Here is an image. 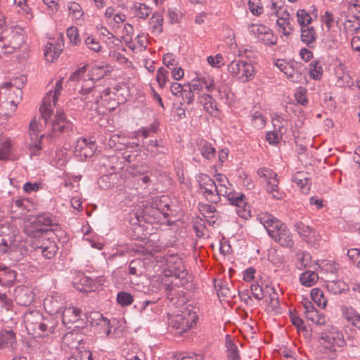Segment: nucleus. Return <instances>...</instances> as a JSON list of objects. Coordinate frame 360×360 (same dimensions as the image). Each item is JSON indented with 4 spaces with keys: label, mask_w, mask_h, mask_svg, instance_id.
Masks as SVG:
<instances>
[{
    "label": "nucleus",
    "mask_w": 360,
    "mask_h": 360,
    "mask_svg": "<svg viewBox=\"0 0 360 360\" xmlns=\"http://www.w3.org/2000/svg\"><path fill=\"white\" fill-rule=\"evenodd\" d=\"M197 181L200 193L207 201L217 203L221 197H224L236 207V212L240 217L247 219L250 217V206L245 196L234 191L232 184L224 174H216L212 179L207 174L200 173L197 176Z\"/></svg>",
    "instance_id": "f257e3e1"
},
{
    "label": "nucleus",
    "mask_w": 360,
    "mask_h": 360,
    "mask_svg": "<svg viewBox=\"0 0 360 360\" xmlns=\"http://www.w3.org/2000/svg\"><path fill=\"white\" fill-rule=\"evenodd\" d=\"M63 78L56 82L54 89L50 90L44 97L42 105L40 107L41 117L32 120L30 124V131L31 136H39L41 139L44 134L39 135L38 133L44 130L46 126L49 127V120L53 112V107L58 105V98L63 91Z\"/></svg>",
    "instance_id": "f03ea898"
},
{
    "label": "nucleus",
    "mask_w": 360,
    "mask_h": 360,
    "mask_svg": "<svg viewBox=\"0 0 360 360\" xmlns=\"http://www.w3.org/2000/svg\"><path fill=\"white\" fill-rule=\"evenodd\" d=\"M153 268L156 272L160 271L165 276L174 277L176 285H184L191 278L186 271L181 259L176 255L155 256Z\"/></svg>",
    "instance_id": "7ed1b4c3"
},
{
    "label": "nucleus",
    "mask_w": 360,
    "mask_h": 360,
    "mask_svg": "<svg viewBox=\"0 0 360 360\" xmlns=\"http://www.w3.org/2000/svg\"><path fill=\"white\" fill-rule=\"evenodd\" d=\"M316 349L320 353L328 354L335 351V347H342L345 344L342 332L333 324H327L316 328Z\"/></svg>",
    "instance_id": "20e7f679"
},
{
    "label": "nucleus",
    "mask_w": 360,
    "mask_h": 360,
    "mask_svg": "<svg viewBox=\"0 0 360 360\" xmlns=\"http://www.w3.org/2000/svg\"><path fill=\"white\" fill-rule=\"evenodd\" d=\"M311 300L308 297H303L302 304L304 307V314L306 319V323L298 316L290 314V320L292 323L302 332L306 338L309 340H313V331L314 326L315 310L314 302L315 301V288L311 290Z\"/></svg>",
    "instance_id": "39448f33"
},
{
    "label": "nucleus",
    "mask_w": 360,
    "mask_h": 360,
    "mask_svg": "<svg viewBox=\"0 0 360 360\" xmlns=\"http://www.w3.org/2000/svg\"><path fill=\"white\" fill-rule=\"evenodd\" d=\"M104 88L100 85H94L91 82H82L79 91L81 100L85 102L86 106L98 112H105L101 107L105 108L107 98L104 96Z\"/></svg>",
    "instance_id": "423d86ee"
},
{
    "label": "nucleus",
    "mask_w": 360,
    "mask_h": 360,
    "mask_svg": "<svg viewBox=\"0 0 360 360\" xmlns=\"http://www.w3.org/2000/svg\"><path fill=\"white\" fill-rule=\"evenodd\" d=\"M27 231L31 235L32 240L30 243L32 248L37 253L42 254L46 259H51L56 255L58 251L57 245L54 241L50 240L46 230L40 228L34 232L29 229Z\"/></svg>",
    "instance_id": "0eeeda50"
},
{
    "label": "nucleus",
    "mask_w": 360,
    "mask_h": 360,
    "mask_svg": "<svg viewBox=\"0 0 360 360\" xmlns=\"http://www.w3.org/2000/svg\"><path fill=\"white\" fill-rule=\"evenodd\" d=\"M22 98V90L9 89L6 84L0 86V114L9 117L13 115Z\"/></svg>",
    "instance_id": "6e6552de"
},
{
    "label": "nucleus",
    "mask_w": 360,
    "mask_h": 360,
    "mask_svg": "<svg viewBox=\"0 0 360 360\" xmlns=\"http://www.w3.org/2000/svg\"><path fill=\"white\" fill-rule=\"evenodd\" d=\"M23 44L22 34L11 29L4 31L0 36V57L17 51Z\"/></svg>",
    "instance_id": "1a4fd4ad"
},
{
    "label": "nucleus",
    "mask_w": 360,
    "mask_h": 360,
    "mask_svg": "<svg viewBox=\"0 0 360 360\" xmlns=\"http://www.w3.org/2000/svg\"><path fill=\"white\" fill-rule=\"evenodd\" d=\"M198 316L195 311L185 309L181 314L169 316L168 323L170 327L176 330V333L181 335L192 328L197 322Z\"/></svg>",
    "instance_id": "9d476101"
},
{
    "label": "nucleus",
    "mask_w": 360,
    "mask_h": 360,
    "mask_svg": "<svg viewBox=\"0 0 360 360\" xmlns=\"http://www.w3.org/2000/svg\"><path fill=\"white\" fill-rule=\"evenodd\" d=\"M228 72L241 82L253 79L255 74L253 65L243 60H234L228 65Z\"/></svg>",
    "instance_id": "9b49d317"
},
{
    "label": "nucleus",
    "mask_w": 360,
    "mask_h": 360,
    "mask_svg": "<svg viewBox=\"0 0 360 360\" xmlns=\"http://www.w3.org/2000/svg\"><path fill=\"white\" fill-rule=\"evenodd\" d=\"M104 96L107 98L105 109L112 110L116 108L118 104L123 103L127 99L129 91L125 84H120L110 89H104Z\"/></svg>",
    "instance_id": "f8f14e48"
},
{
    "label": "nucleus",
    "mask_w": 360,
    "mask_h": 360,
    "mask_svg": "<svg viewBox=\"0 0 360 360\" xmlns=\"http://www.w3.org/2000/svg\"><path fill=\"white\" fill-rule=\"evenodd\" d=\"M257 174L264 184L266 192L271 195L273 198L281 199L283 194L278 189V179L277 174L272 169L266 167L260 168L257 170Z\"/></svg>",
    "instance_id": "ddd939ff"
},
{
    "label": "nucleus",
    "mask_w": 360,
    "mask_h": 360,
    "mask_svg": "<svg viewBox=\"0 0 360 360\" xmlns=\"http://www.w3.org/2000/svg\"><path fill=\"white\" fill-rule=\"evenodd\" d=\"M247 29L250 34L260 42L269 46L276 44L277 37L267 26L263 24L250 23L248 25Z\"/></svg>",
    "instance_id": "4468645a"
},
{
    "label": "nucleus",
    "mask_w": 360,
    "mask_h": 360,
    "mask_svg": "<svg viewBox=\"0 0 360 360\" xmlns=\"http://www.w3.org/2000/svg\"><path fill=\"white\" fill-rule=\"evenodd\" d=\"M257 219L263 225L271 238H273L272 231L280 236L283 233V230H285L288 228L281 221L267 212L259 213Z\"/></svg>",
    "instance_id": "2eb2a0df"
},
{
    "label": "nucleus",
    "mask_w": 360,
    "mask_h": 360,
    "mask_svg": "<svg viewBox=\"0 0 360 360\" xmlns=\"http://www.w3.org/2000/svg\"><path fill=\"white\" fill-rule=\"evenodd\" d=\"M43 320V315L37 310L25 313L24 322L28 333L35 337H43V333H41Z\"/></svg>",
    "instance_id": "dca6fc26"
},
{
    "label": "nucleus",
    "mask_w": 360,
    "mask_h": 360,
    "mask_svg": "<svg viewBox=\"0 0 360 360\" xmlns=\"http://www.w3.org/2000/svg\"><path fill=\"white\" fill-rule=\"evenodd\" d=\"M22 242L18 240L16 237L11 233H1L0 234V250L2 252L11 250L13 253H20V256L22 257L27 254V249L24 248Z\"/></svg>",
    "instance_id": "f3484780"
},
{
    "label": "nucleus",
    "mask_w": 360,
    "mask_h": 360,
    "mask_svg": "<svg viewBox=\"0 0 360 360\" xmlns=\"http://www.w3.org/2000/svg\"><path fill=\"white\" fill-rule=\"evenodd\" d=\"M339 270L338 265L328 260L316 261V280L319 278L328 281L335 278Z\"/></svg>",
    "instance_id": "a211bd4d"
},
{
    "label": "nucleus",
    "mask_w": 360,
    "mask_h": 360,
    "mask_svg": "<svg viewBox=\"0 0 360 360\" xmlns=\"http://www.w3.org/2000/svg\"><path fill=\"white\" fill-rule=\"evenodd\" d=\"M65 299L62 295H49L44 300V307L46 311L52 314H60L63 309Z\"/></svg>",
    "instance_id": "6ab92c4d"
},
{
    "label": "nucleus",
    "mask_w": 360,
    "mask_h": 360,
    "mask_svg": "<svg viewBox=\"0 0 360 360\" xmlns=\"http://www.w3.org/2000/svg\"><path fill=\"white\" fill-rule=\"evenodd\" d=\"M96 150L94 141H88L86 139L80 138L77 140L75 146V153L82 160L91 157Z\"/></svg>",
    "instance_id": "aec40b11"
},
{
    "label": "nucleus",
    "mask_w": 360,
    "mask_h": 360,
    "mask_svg": "<svg viewBox=\"0 0 360 360\" xmlns=\"http://www.w3.org/2000/svg\"><path fill=\"white\" fill-rule=\"evenodd\" d=\"M49 128L53 132H67L73 129V124L65 117L63 112H57L53 122L49 123Z\"/></svg>",
    "instance_id": "412c9836"
},
{
    "label": "nucleus",
    "mask_w": 360,
    "mask_h": 360,
    "mask_svg": "<svg viewBox=\"0 0 360 360\" xmlns=\"http://www.w3.org/2000/svg\"><path fill=\"white\" fill-rule=\"evenodd\" d=\"M15 298L17 303L22 306H29L34 302V293L27 286H19L15 288Z\"/></svg>",
    "instance_id": "4be33fe9"
},
{
    "label": "nucleus",
    "mask_w": 360,
    "mask_h": 360,
    "mask_svg": "<svg viewBox=\"0 0 360 360\" xmlns=\"http://www.w3.org/2000/svg\"><path fill=\"white\" fill-rule=\"evenodd\" d=\"M82 311L75 307H65L60 312L63 323L65 326L77 322L81 316Z\"/></svg>",
    "instance_id": "5701e85b"
},
{
    "label": "nucleus",
    "mask_w": 360,
    "mask_h": 360,
    "mask_svg": "<svg viewBox=\"0 0 360 360\" xmlns=\"http://www.w3.org/2000/svg\"><path fill=\"white\" fill-rule=\"evenodd\" d=\"M63 50V44L60 41H49L44 49V57L49 62H53L58 58Z\"/></svg>",
    "instance_id": "b1692460"
},
{
    "label": "nucleus",
    "mask_w": 360,
    "mask_h": 360,
    "mask_svg": "<svg viewBox=\"0 0 360 360\" xmlns=\"http://www.w3.org/2000/svg\"><path fill=\"white\" fill-rule=\"evenodd\" d=\"M292 182L300 188L302 193L304 194L309 193L311 182L307 173L303 172H297L292 176Z\"/></svg>",
    "instance_id": "393cba45"
},
{
    "label": "nucleus",
    "mask_w": 360,
    "mask_h": 360,
    "mask_svg": "<svg viewBox=\"0 0 360 360\" xmlns=\"http://www.w3.org/2000/svg\"><path fill=\"white\" fill-rule=\"evenodd\" d=\"M164 18L161 13H155L148 22L150 32L154 35H159L163 30Z\"/></svg>",
    "instance_id": "a878e982"
},
{
    "label": "nucleus",
    "mask_w": 360,
    "mask_h": 360,
    "mask_svg": "<svg viewBox=\"0 0 360 360\" xmlns=\"http://www.w3.org/2000/svg\"><path fill=\"white\" fill-rule=\"evenodd\" d=\"M16 346L15 333L12 330H4L0 333V349L8 348L13 350Z\"/></svg>",
    "instance_id": "bb28decb"
},
{
    "label": "nucleus",
    "mask_w": 360,
    "mask_h": 360,
    "mask_svg": "<svg viewBox=\"0 0 360 360\" xmlns=\"http://www.w3.org/2000/svg\"><path fill=\"white\" fill-rule=\"evenodd\" d=\"M342 316L354 326L360 330V314L351 307L343 306L341 308Z\"/></svg>",
    "instance_id": "cd10ccee"
},
{
    "label": "nucleus",
    "mask_w": 360,
    "mask_h": 360,
    "mask_svg": "<svg viewBox=\"0 0 360 360\" xmlns=\"http://www.w3.org/2000/svg\"><path fill=\"white\" fill-rule=\"evenodd\" d=\"M94 281L89 277L80 275L74 282L75 288L81 292H90L94 290Z\"/></svg>",
    "instance_id": "c85d7f7f"
},
{
    "label": "nucleus",
    "mask_w": 360,
    "mask_h": 360,
    "mask_svg": "<svg viewBox=\"0 0 360 360\" xmlns=\"http://www.w3.org/2000/svg\"><path fill=\"white\" fill-rule=\"evenodd\" d=\"M200 211L208 224H214L218 220L217 212L214 205L202 204L200 205Z\"/></svg>",
    "instance_id": "c756f323"
},
{
    "label": "nucleus",
    "mask_w": 360,
    "mask_h": 360,
    "mask_svg": "<svg viewBox=\"0 0 360 360\" xmlns=\"http://www.w3.org/2000/svg\"><path fill=\"white\" fill-rule=\"evenodd\" d=\"M108 72V68L105 65H94L91 68L88 74V79H82V82H91L94 84L95 80H98L106 75Z\"/></svg>",
    "instance_id": "7c9ffc66"
},
{
    "label": "nucleus",
    "mask_w": 360,
    "mask_h": 360,
    "mask_svg": "<svg viewBox=\"0 0 360 360\" xmlns=\"http://www.w3.org/2000/svg\"><path fill=\"white\" fill-rule=\"evenodd\" d=\"M64 342L71 349L77 350L82 343L83 338L79 333L70 332L65 335L63 338Z\"/></svg>",
    "instance_id": "2f4dec72"
},
{
    "label": "nucleus",
    "mask_w": 360,
    "mask_h": 360,
    "mask_svg": "<svg viewBox=\"0 0 360 360\" xmlns=\"http://www.w3.org/2000/svg\"><path fill=\"white\" fill-rule=\"evenodd\" d=\"M271 14L278 18L282 15L290 16L287 7L282 0H271L268 6Z\"/></svg>",
    "instance_id": "473e14b6"
},
{
    "label": "nucleus",
    "mask_w": 360,
    "mask_h": 360,
    "mask_svg": "<svg viewBox=\"0 0 360 360\" xmlns=\"http://www.w3.org/2000/svg\"><path fill=\"white\" fill-rule=\"evenodd\" d=\"M273 233V239L283 247L291 248L292 247L294 242L292 239V234L290 231L289 229L287 228L285 230H283L282 234L279 236L274 232Z\"/></svg>",
    "instance_id": "72a5a7b5"
},
{
    "label": "nucleus",
    "mask_w": 360,
    "mask_h": 360,
    "mask_svg": "<svg viewBox=\"0 0 360 360\" xmlns=\"http://www.w3.org/2000/svg\"><path fill=\"white\" fill-rule=\"evenodd\" d=\"M276 24L278 27V32L284 35H290L293 30L290 16L282 15L278 17L276 20Z\"/></svg>",
    "instance_id": "f704fd0d"
},
{
    "label": "nucleus",
    "mask_w": 360,
    "mask_h": 360,
    "mask_svg": "<svg viewBox=\"0 0 360 360\" xmlns=\"http://www.w3.org/2000/svg\"><path fill=\"white\" fill-rule=\"evenodd\" d=\"M272 124L274 129L282 134L287 132L289 127L288 121L283 115L277 113L272 117Z\"/></svg>",
    "instance_id": "c9c22d12"
},
{
    "label": "nucleus",
    "mask_w": 360,
    "mask_h": 360,
    "mask_svg": "<svg viewBox=\"0 0 360 360\" xmlns=\"http://www.w3.org/2000/svg\"><path fill=\"white\" fill-rule=\"evenodd\" d=\"M134 15L140 19H146L152 12L150 7L143 3H135L131 8Z\"/></svg>",
    "instance_id": "e433bc0d"
},
{
    "label": "nucleus",
    "mask_w": 360,
    "mask_h": 360,
    "mask_svg": "<svg viewBox=\"0 0 360 360\" xmlns=\"http://www.w3.org/2000/svg\"><path fill=\"white\" fill-rule=\"evenodd\" d=\"M176 98L180 99V104H191L194 101V95L190 91L187 84H184L181 91H179V94L175 96Z\"/></svg>",
    "instance_id": "4c0bfd02"
},
{
    "label": "nucleus",
    "mask_w": 360,
    "mask_h": 360,
    "mask_svg": "<svg viewBox=\"0 0 360 360\" xmlns=\"http://www.w3.org/2000/svg\"><path fill=\"white\" fill-rule=\"evenodd\" d=\"M198 149L202 156L208 160H212L215 156V148L206 141H201Z\"/></svg>",
    "instance_id": "58836bf2"
},
{
    "label": "nucleus",
    "mask_w": 360,
    "mask_h": 360,
    "mask_svg": "<svg viewBox=\"0 0 360 360\" xmlns=\"http://www.w3.org/2000/svg\"><path fill=\"white\" fill-rule=\"evenodd\" d=\"M198 102L203 105L204 110L209 113H212L216 109V105L212 97L207 94H202L198 96Z\"/></svg>",
    "instance_id": "ea45409f"
},
{
    "label": "nucleus",
    "mask_w": 360,
    "mask_h": 360,
    "mask_svg": "<svg viewBox=\"0 0 360 360\" xmlns=\"http://www.w3.org/2000/svg\"><path fill=\"white\" fill-rule=\"evenodd\" d=\"M226 347L229 360H240L237 346L232 342L229 335L226 338Z\"/></svg>",
    "instance_id": "a19ab883"
},
{
    "label": "nucleus",
    "mask_w": 360,
    "mask_h": 360,
    "mask_svg": "<svg viewBox=\"0 0 360 360\" xmlns=\"http://www.w3.org/2000/svg\"><path fill=\"white\" fill-rule=\"evenodd\" d=\"M102 164L107 169L109 168L112 172L122 168V163L119 161V158L116 155L103 157Z\"/></svg>",
    "instance_id": "79ce46f5"
},
{
    "label": "nucleus",
    "mask_w": 360,
    "mask_h": 360,
    "mask_svg": "<svg viewBox=\"0 0 360 360\" xmlns=\"http://www.w3.org/2000/svg\"><path fill=\"white\" fill-rule=\"evenodd\" d=\"M327 282L328 288L334 294L342 293L344 290H346L348 288L347 284L342 280L335 281L333 278Z\"/></svg>",
    "instance_id": "37998d69"
},
{
    "label": "nucleus",
    "mask_w": 360,
    "mask_h": 360,
    "mask_svg": "<svg viewBox=\"0 0 360 360\" xmlns=\"http://www.w3.org/2000/svg\"><path fill=\"white\" fill-rule=\"evenodd\" d=\"M301 40L308 46L313 44L315 40V30L313 26H307L300 28Z\"/></svg>",
    "instance_id": "c03bdc74"
},
{
    "label": "nucleus",
    "mask_w": 360,
    "mask_h": 360,
    "mask_svg": "<svg viewBox=\"0 0 360 360\" xmlns=\"http://www.w3.org/2000/svg\"><path fill=\"white\" fill-rule=\"evenodd\" d=\"M158 202L159 200L158 198L152 199L151 202H148L146 205L145 209L143 211V214L144 215H151L155 218H158L159 214L162 213L158 207Z\"/></svg>",
    "instance_id": "a18cd8bd"
},
{
    "label": "nucleus",
    "mask_w": 360,
    "mask_h": 360,
    "mask_svg": "<svg viewBox=\"0 0 360 360\" xmlns=\"http://www.w3.org/2000/svg\"><path fill=\"white\" fill-rule=\"evenodd\" d=\"M43 337L53 333L58 325V321L51 315L49 317H44L42 322Z\"/></svg>",
    "instance_id": "49530a36"
},
{
    "label": "nucleus",
    "mask_w": 360,
    "mask_h": 360,
    "mask_svg": "<svg viewBox=\"0 0 360 360\" xmlns=\"http://www.w3.org/2000/svg\"><path fill=\"white\" fill-rule=\"evenodd\" d=\"M68 9L72 18L75 19L77 23H81L83 21L84 12L79 4L76 2L70 3Z\"/></svg>",
    "instance_id": "de8ad7c7"
},
{
    "label": "nucleus",
    "mask_w": 360,
    "mask_h": 360,
    "mask_svg": "<svg viewBox=\"0 0 360 360\" xmlns=\"http://www.w3.org/2000/svg\"><path fill=\"white\" fill-rule=\"evenodd\" d=\"M251 122L253 127L257 129H263L266 124V117L260 111H255L252 114Z\"/></svg>",
    "instance_id": "09e8293b"
},
{
    "label": "nucleus",
    "mask_w": 360,
    "mask_h": 360,
    "mask_svg": "<svg viewBox=\"0 0 360 360\" xmlns=\"http://www.w3.org/2000/svg\"><path fill=\"white\" fill-rule=\"evenodd\" d=\"M297 20L302 28L309 26L312 22V18L304 9H300L297 11Z\"/></svg>",
    "instance_id": "8fccbe9b"
},
{
    "label": "nucleus",
    "mask_w": 360,
    "mask_h": 360,
    "mask_svg": "<svg viewBox=\"0 0 360 360\" xmlns=\"http://www.w3.org/2000/svg\"><path fill=\"white\" fill-rule=\"evenodd\" d=\"M156 81L160 88L163 89L169 81V71L164 67L160 68L156 74Z\"/></svg>",
    "instance_id": "3c124183"
},
{
    "label": "nucleus",
    "mask_w": 360,
    "mask_h": 360,
    "mask_svg": "<svg viewBox=\"0 0 360 360\" xmlns=\"http://www.w3.org/2000/svg\"><path fill=\"white\" fill-rule=\"evenodd\" d=\"M14 4L16 8H18V12L24 15L27 18L32 16L30 13L31 8L27 5V0H14Z\"/></svg>",
    "instance_id": "603ef678"
},
{
    "label": "nucleus",
    "mask_w": 360,
    "mask_h": 360,
    "mask_svg": "<svg viewBox=\"0 0 360 360\" xmlns=\"http://www.w3.org/2000/svg\"><path fill=\"white\" fill-rule=\"evenodd\" d=\"M116 300L120 305L125 307L131 304L134 298L130 293L122 291L117 293Z\"/></svg>",
    "instance_id": "864d4df0"
},
{
    "label": "nucleus",
    "mask_w": 360,
    "mask_h": 360,
    "mask_svg": "<svg viewBox=\"0 0 360 360\" xmlns=\"http://www.w3.org/2000/svg\"><path fill=\"white\" fill-rule=\"evenodd\" d=\"M25 82L26 77L23 75H20L19 77L13 78L9 82H4L2 84H6L9 89L18 88L20 90H22V88L24 86Z\"/></svg>",
    "instance_id": "5fc2aeb1"
},
{
    "label": "nucleus",
    "mask_w": 360,
    "mask_h": 360,
    "mask_svg": "<svg viewBox=\"0 0 360 360\" xmlns=\"http://www.w3.org/2000/svg\"><path fill=\"white\" fill-rule=\"evenodd\" d=\"M15 273L10 269L4 267L0 268V284L11 282L15 279Z\"/></svg>",
    "instance_id": "6e6d98bb"
},
{
    "label": "nucleus",
    "mask_w": 360,
    "mask_h": 360,
    "mask_svg": "<svg viewBox=\"0 0 360 360\" xmlns=\"http://www.w3.org/2000/svg\"><path fill=\"white\" fill-rule=\"evenodd\" d=\"M207 63L214 68H220L224 65V59L221 53L207 57Z\"/></svg>",
    "instance_id": "4d7b16f0"
},
{
    "label": "nucleus",
    "mask_w": 360,
    "mask_h": 360,
    "mask_svg": "<svg viewBox=\"0 0 360 360\" xmlns=\"http://www.w3.org/2000/svg\"><path fill=\"white\" fill-rule=\"evenodd\" d=\"M248 8L250 11L256 16L261 15L264 11L260 0H249Z\"/></svg>",
    "instance_id": "13d9d810"
},
{
    "label": "nucleus",
    "mask_w": 360,
    "mask_h": 360,
    "mask_svg": "<svg viewBox=\"0 0 360 360\" xmlns=\"http://www.w3.org/2000/svg\"><path fill=\"white\" fill-rule=\"evenodd\" d=\"M300 282L303 285L311 287L314 285V271H307L302 274L300 278Z\"/></svg>",
    "instance_id": "bf43d9fd"
},
{
    "label": "nucleus",
    "mask_w": 360,
    "mask_h": 360,
    "mask_svg": "<svg viewBox=\"0 0 360 360\" xmlns=\"http://www.w3.org/2000/svg\"><path fill=\"white\" fill-rule=\"evenodd\" d=\"M281 70L290 81L293 82L299 81L300 76L298 72L291 67V65H285L283 68H281Z\"/></svg>",
    "instance_id": "052dcab7"
},
{
    "label": "nucleus",
    "mask_w": 360,
    "mask_h": 360,
    "mask_svg": "<svg viewBox=\"0 0 360 360\" xmlns=\"http://www.w3.org/2000/svg\"><path fill=\"white\" fill-rule=\"evenodd\" d=\"M110 56L112 57L113 60L116 61L120 65H122L125 68H129L132 65V63L120 53L114 51L110 53Z\"/></svg>",
    "instance_id": "680f3d73"
},
{
    "label": "nucleus",
    "mask_w": 360,
    "mask_h": 360,
    "mask_svg": "<svg viewBox=\"0 0 360 360\" xmlns=\"http://www.w3.org/2000/svg\"><path fill=\"white\" fill-rule=\"evenodd\" d=\"M321 22L323 29L324 30L326 27V30L328 32L334 22L333 14L326 11L325 14L321 16Z\"/></svg>",
    "instance_id": "e2e57ef3"
},
{
    "label": "nucleus",
    "mask_w": 360,
    "mask_h": 360,
    "mask_svg": "<svg viewBox=\"0 0 360 360\" xmlns=\"http://www.w3.org/2000/svg\"><path fill=\"white\" fill-rule=\"evenodd\" d=\"M85 44L90 50L94 52H100L102 49L100 42L91 36L88 37L85 39Z\"/></svg>",
    "instance_id": "0e129e2a"
},
{
    "label": "nucleus",
    "mask_w": 360,
    "mask_h": 360,
    "mask_svg": "<svg viewBox=\"0 0 360 360\" xmlns=\"http://www.w3.org/2000/svg\"><path fill=\"white\" fill-rule=\"evenodd\" d=\"M11 151L10 141H4L0 146V160L9 158Z\"/></svg>",
    "instance_id": "69168bd1"
},
{
    "label": "nucleus",
    "mask_w": 360,
    "mask_h": 360,
    "mask_svg": "<svg viewBox=\"0 0 360 360\" xmlns=\"http://www.w3.org/2000/svg\"><path fill=\"white\" fill-rule=\"evenodd\" d=\"M68 360H92V354L87 349L78 351L77 354L72 355Z\"/></svg>",
    "instance_id": "338daca9"
},
{
    "label": "nucleus",
    "mask_w": 360,
    "mask_h": 360,
    "mask_svg": "<svg viewBox=\"0 0 360 360\" xmlns=\"http://www.w3.org/2000/svg\"><path fill=\"white\" fill-rule=\"evenodd\" d=\"M347 255L351 262L360 268V250L357 248L348 250Z\"/></svg>",
    "instance_id": "774afa93"
}]
</instances>
